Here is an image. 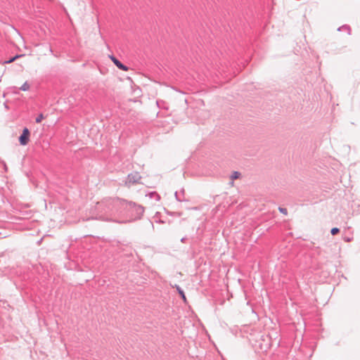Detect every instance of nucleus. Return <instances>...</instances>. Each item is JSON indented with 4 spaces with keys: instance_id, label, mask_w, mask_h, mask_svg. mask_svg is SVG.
Returning a JSON list of instances; mask_svg holds the SVG:
<instances>
[{
    "instance_id": "obj_1",
    "label": "nucleus",
    "mask_w": 360,
    "mask_h": 360,
    "mask_svg": "<svg viewBox=\"0 0 360 360\" xmlns=\"http://www.w3.org/2000/svg\"><path fill=\"white\" fill-rule=\"evenodd\" d=\"M124 205L125 202L120 199L109 198L98 202L96 209L100 210L101 212H103V216L101 215L99 218L106 221L112 220L110 217L120 212L121 207H123Z\"/></svg>"
},
{
    "instance_id": "obj_2",
    "label": "nucleus",
    "mask_w": 360,
    "mask_h": 360,
    "mask_svg": "<svg viewBox=\"0 0 360 360\" xmlns=\"http://www.w3.org/2000/svg\"><path fill=\"white\" fill-rule=\"evenodd\" d=\"M141 176L138 172H133L128 175L127 179L126 181V185L130 186L131 184H134L139 182L141 179Z\"/></svg>"
},
{
    "instance_id": "obj_3",
    "label": "nucleus",
    "mask_w": 360,
    "mask_h": 360,
    "mask_svg": "<svg viewBox=\"0 0 360 360\" xmlns=\"http://www.w3.org/2000/svg\"><path fill=\"white\" fill-rule=\"evenodd\" d=\"M30 132L27 128H24L22 134L19 137L20 143L26 146L30 140Z\"/></svg>"
},
{
    "instance_id": "obj_4",
    "label": "nucleus",
    "mask_w": 360,
    "mask_h": 360,
    "mask_svg": "<svg viewBox=\"0 0 360 360\" xmlns=\"http://www.w3.org/2000/svg\"><path fill=\"white\" fill-rule=\"evenodd\" d=\"M130 205H133L132 208L136 212L135 218L139 219L143 215L144 212L143 207L141 205H136L135 203H130Z\"/></svg>"
},
{
    "instance_id": "obj_5",
    "label": "nucleus",
    "mask_w": 360,
    "mask_h": 360,
    "mask_svg": "<svg viewBox=\"0 0 360 360\" xmlns=\"http://www.w3.org/2000/svg\"><path fill=\"white\" fill-rule=\"evenodd\" d=\"M110 59L112 60V61L114 63V64L120 70H127V66H125L124 65H123L118 59H117L114 56H110Z\"/></svg>"
},
{
    "instance_id": "obj_6",
    "label": "nucleus",
    "mask_w": 360,
    "mask_h": 360,
    "mask_svg": "<svg viewBox=\"0 0 360 360\" xmlns=\"http://www.w3.org/2000/svg\"><path fill=\"white\" fill-rule=\"evenodd\" d=\"M338 31H347L349 34H351L350 27L348 25H342V27L338 28Z\"/></svg>"
},
{
    "instance_id": "obj_7",
    "label": "nucleus",
    "mask_w": 360,
    "mask_h": 360,
    "mask_svg": "<svg viewBox=\"0 0 360 360\" xmlns=\"http://www.w3.org/2000/svg\"><path fill=\"white\" fill-rule=\"evenodd\" d=\"M176 290H177L178 292L179 293V295H181V297H182V299L184 300V301L186 302V298L184 290L178 285L176 286Z\"/></svg>"
},
{
    "instance_id": "obj_8",
    "label": "nucleus",
    "mask_w": 360,
    "mask_h": 360,
    "mask_svg": "<svg viewBox=\"0 0 360 360\" xmlns=\"http://www.w3.org/2000/svg\"><path fill=\"white\" fill-rule=\"evenodd\" d=\"M30 88V84L25 82L20 87V89L22 90V91H28Z\"/></svg>"
},
{
    "instance_id": "obj_9",
    "label": "nucleus",
    "mask_w": 360,
    "mask_h": 360,
    "mask_svg": "<svg viewBox=\"0 0 360 360\" xmlns=\"http://www.w3.org/2000/svg\"><path fill=\"white\" fill-rule=\"evenodd\" d=\"M240 174L238 172H233L231 176L232 180L239 178Z\"/></svg>"
},
{
    "instance_id": "obj_10",
    "label": "nucleus",
    "mask_w": 360,
    "mask_h": 360,
    "mask_svg": "<svg viewBox=\"0 0 360 360\" xmlns=\"http://www.w3.org/2000/svg\"><path fill=\"white\" fill-rule=\"evenodd\" d=\"M149 195H150V198H155V199L157 200H160V195L157 193H155V192L150 193Z\"/></svg>"
},
{
    "instance_id": "obj_11",
    "label": "nucleus",
    "mask_w": 360,
    "mask_h": 360,
    "mask_svg": "<svg viewBox=\"0 0 360 360\" xmlns=\"http://www.w3.org/2000/svg\"><path fill=\"white\" fill-rule=\"evenodd\" d=\"M44 119V115L43 114H39L37 117H36V122L37 123H40L42 120Z\"/></svg>"
},
{
    "instance_id": "obj_12",
    "label": "nucleus",
    "mask_w": 360,
    "mask_h": 360,
    "mask_svg": "<svg viewBox=\"0 0 360 360\" xmlns=\"http://www.w3.org/2000/svg\"><path fill=\"white\" fill-rule=\"evenodd\" d=\"M340 232V229L338 228H333L330 231L332 235H335Z\"/></svg>"
},
{
    "instance_id": "obj_13",
    "label": "nucleus",
    "mask_w": 360,
    "mask_h": 360,
    "mask_svg": "<svg viewBox=\"0 0 360 360\" xmlns=\"http://www.w3.org/2000/svg\"><path fill=\"white\" fill-rule=\"evenodd\" d=\"M279 211L284 214H287L288 212H287V209L285 208H283V207H279Z\"/></svg>"
},
{
    "instance_id": "obj_14",
    "label": "nucleus",
    "mask_w": 360,
    "mask_h": 360,
    "mask_svg": "<svg viewBox=\"0 0 360 360\" xmlns=\"http://www.w3.org/2000/svg\"><path fill=\"white\" fill-rule=\"evenodd\" d=\"M344 240L346 242H350L352 240V237H344Z\"/></svg>"
},
{
    "instance_id": "obj_15",
    "label": "nucleus",
    "mask_w": 360,
    "mask_h": 360,
    "mask_svg": "<svg viewBox=\"0 0 360 360\" xmlns=\"http://www.w3.org/2000/svg\"><path fill=\"white\" fill-rule=\"evenodd\" d=\"M18 58V56H15V57H13V58H11V59L8 61V63H11V62L14 61V60H15V58Z\"/></svg>"
},
{
    "instance_id": "obj_16",
    "label": "nucleus",
    "mask_w": 360,
    "mask_h": 360,
    "mask_svg": "<svg viewBox=\"0 0 360 360\" xmlns=\"http://www.w3.org/2000/svg\"><path fill=\"white\" fill-rule=\"evenodd\" d=\"M186 240V238H182L181 239V242H182V243H185Z\"/></svg>"
},
{
    "instance_id": "obj_17",
    "label": "nucleus",
    "mask_w": 360,
    "mask_h": 360,
    "mask_svg": "<svg viewBox=\"0 0 360 360\" xmlns=\"http://www.w3.org/2000/svg\"><path fill=\"white\" fill-rule=\"evenodd\" d=\"M175 195H176V199H177V200H181L178 198V196H177V193H176V192L175 193Z\"/></svg>"
}]
</instances>
